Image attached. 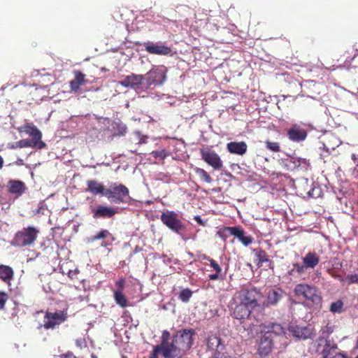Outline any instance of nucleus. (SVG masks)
Here are the masks:
<instances>
[{
	"label": "nucleus",
	"mask_w": 358,
	"mask_h": 358,
	"mask_svg": "<svg viewBox=\"0 0 358 358\" xmlns=\"http://www.w3.org/2000/svg\"><path fill=\"white\" fill-rule=\"evenodd\" d=\"M355 358H358V355Z\"/></svg>",
	"instance_id": "nucleus-57"
},
{
	"label": "nucleus",
	"mask_w": 358,
	"mask_h": 358,
	"mask_svg": "<svg viewBox=\"0 0 358 358\" xmlns=\"http://www.w3.org/2000/svg\"><path fill=\"white\" fill-rule=\"evenodd\" d=\"M193 292L189 288L183 289L180 291L178 298L184 303H187L192 296Z\"/></svg>",
	"instance_id": "nucleus-34"
},
{
	"label": "nucleus",
	"mask_w": 358,
	"mask_h": 358,
	"mask_svg": "<svg viewBox=\"0 0 358 358\" xmlns=\"http://www.w3.org/2000/svg\"><path fill=\"white\" fill-rule=\"evenodd\" d=\"M13 276L14 271L10 266L3 264L0 265V280L8 285H10Z\"/></svg>",
	"instance_id": "nucleus-24"
},
{
	"label": "nucleus",
	"mask_w": 358,
	"mask_h": 358,
	"mask_svg": "<svg viewBox=\"0 0 358 358\" xmlns=\"http://www.w3.org/2000/svg\"><path fill=\"white\" fill-rule=\"evenodd\" d=\"M253 252L257 261L258 267H261L263 263L271 262L267 253L261 248L253 249Z\"/></svg>",
	"instance_id": "nucleus-26"
},
{
	"label": "nucleus",
	"mask_w": 358,
	"mask_h": 358,
	"mask_svg": "<svg viewBox=\"0 0 358 358\" xmlns=\"http://www.w3.org/2000/svg\"><path fill=\"white\" fill-rule=\"evenodd\" d=\"M289 331L293 336L303 340L313 339L315 334L314 328L311 325H291Z\"/></svg>",
	"instance_id": "nucleus-13"
},
{
	"label": "nucleus",
	"mask_w": 358,
	"mask_h": 358,
	"mask_svg": "<svg viewBox=\"0 0 358 358\" xmlns=\"http://www.w3.org/2000/svg\"><path fill=\"white\" fill-rule=\"evenodd\" d=\"M162 223L175 233L180 234L185 229V225L174 211L168 210L161 214Z\"/></svg>",
	"instance_id": "nucleus-9"
},
{
	"label": "nucleus",
	"mask_w": 358,
	"mask_h": 358,
	"mask_svg": "<svg viewBox=\"0 0 358 358\" xmlns=\"http://www.w3.org/2000/svg\"><path fill=\"white\" fill-rule=\"evenodd\" d=\"M143 47L147 52L152 55H169L172 52L171 48L164 44L150 41L144 43Z\"/></svg>",
	"instance_id": "nucleus-15"
},
{
	"label": "nucleus",
	"mask_w": 358,
	"mask_h": 358,
	"mask_svg": "<svg viewBox=\"0 0 358 358\" xmlns=\"http://www.w3.org/2000/svg\"><path fill=\"white\" fill-rule=\"evenodd\" d=\"M8 192L17 197L24 193L27 187L25 183L19 180H10L7 185Z\"/></svg>",
	"instance_id": "nucleus-20"
},
{
	"label": "nucleus",
	"mask_w": 358,
	"mask_h": 358,
	"mask_svg": "<svg viewBox=\"0 0 358 358\" xmlns=\"http://www.w3.org/2000/svg\"><path fill=\"white\" fill-rule=\"evenodd\" d=\"M38 234L39 230L34 227H24L15 234L10 244L19 248L30 246L36 241Z\"/></svg>",
	"instance_id": "nucleus-6"
},
{
	"label": "nucleus",
	"mask_w": 358,
	"mask_h": 358,
	"mask_svg": "<svg viewBox=\"0 0 358 358\" xmlns=\"http://www.w3.org/2000/svg\"><path fill=\"white\" fill-rule=\"evenodd\" d=\"M345 285L350 286L351 285H358V274L351 273L348 274L345 277Z\"/></svg>",
	"instance_id": "nucleus-35"
},
{
	"label": "nucleus",
	"mask_w": 358,
	"mask_h": 358,
	"mask_svg": "<svg viewBox=\"0 0 358 358\" xmlns=\"http://www.w3.org/2000/svg\"><path fill=\"white\" fill-rule=\"evenodd\" d=\"M194 220L201 225H203V222L199 216H196Z\"/></svg>",
	"instance_id": "nucleus-47"
},
{
	"label": "nucleus",
	"mask_w": 358,
	"mask_h": 358,
	"mask_svg": "<svg viewBox=\"0 0 358 358\" xmlns=\"http://www.w3.org/2000/svg\"><path fill=\"white\" fill-rule=\"evenodd\" d=\"M10 148H11L12 149H15V148H17V147H16V143H15V145H11V147H10Z\"/></svg>",
	"instance_id": "nucleus-54"
},
{
	"label": "nucleus",
	"mask_w": 358,
	"mask_h": 358,
	"mask_svg": "<svg viewBox=\"0 0 358 358\" xmlns=\"http://www.w3.org/2000/svg\"><path fill=\"white\" fill-rule=\"evenodd\" d=\"M110 236H111V234L109 232V231H108L106 229H102L100 231H99L96 234L89 238L88 242L92 243L96 240L104 239Z\"/></svg>",
	"instance_id": "nucleus-31"
},
{
	"label": "nucleus",
	"mask_w": 358,
	"mask_h": 358,
	"mask_svg": "<svg viewBox=\"0 0 358 358\" xmlns=\"http://www.w3.org/2000/svg\"><path fill=\"white\" fill-rule=\"evenodd\" d=\"M262 296L261 292L255 288L243 289L236 293L230 302L231 315L243 323L245 320H252L250 326H256L258 320L252 315V310L259 306L258 301Z\"/></svg>",
	"instance_id": "nucleus-2"
},
{
	"label": "nucleus",
	"mask_w": 358,
	"mask_h": 358,
	"mask_svg": "<svg viewBox=\"0 0 358 358\" xmlns=\"http://www.w3.org/2000/svg\"><path fill=\"white\" fill-rule=\"evenodd\" d=\"M68 318L67 312L58 310L55 312L46 311L43 318V324L38 329L43 327L45 329H55L57 327L64 322Z\"/></svg>",
	"instance_id": "nucleus-8"
},
{
	"label": "nucleus",
	"mask_w": 358,
	"mask_h": 358,
	"mask_svg": "<svg viewBox=\"0 0 358 358\" xmlns=\"http://www.w3.org/2000/svg\"><path fill=\"white\" fill-rule=\"evenodd\" d=\"M210 265L213 268V270L217 273H222V268L219 264L214 260L213 259L210 260Z\"/></svg>",
	"instance_id": "nucleus-41"
},
{
	"label": "nucleus",
	"mask_w": 358,
	"mask_h": 358,
	"mask_svg": "<svg viewBox=\"0 0 358 358\" xmlns=\"http://www.w3.org/2000/svg\"><path fill=\"white\" fill-rule=\"evenodd\" d=\"M223 233L232 235L237 237L239 241L245 246L249 245L252 242V238L245 235V231L237 227H225L223 229Z\"/></svg>",
	"instance_id": "nucleus-17"
},
{
	"label": "nucleus",
	"mask_w": 358,
	"mask_h": 358,
	"mask_svg": "<svg viewBox=\"0 0 358 358\" xmlns=\"http://www.w3.org/2000/svg\"><path fill=\"white\" fill-rule=\"evenodd\" d=\"M193 329L179 330L172 337L169 331L164 330L161 336V343L154 345L150 358H158L159 354L164 358H182L193 345V336L195 335Z\"/></svg>",
	"instance_id": "nucleus-1"
},
{
	"label": "nucleus",
	"mask_w": 358,
	"mask_h": 358,
	"mask_svg": "<svg viewBox=\"0 0 358 358\" xmlns=\"http://www.w3.org/2000/svg\"><path fill=\"white\" fill-rule=\"evenodd\" d=\"M293 292L296 296L304 299L308 306L321 308L322 297L316 286L307 283L297 284Z\"/></svg>",
	"instance_id": "nucleus-4"
},
{
	"label": "nucleus",
	"mask_w": 358,
	"mask_h": 358,
	"mask_svg": "<svg viewBox=\"0 0 358 358\" xmlns=\"http://www.w3.org/2000/svg\"><path fill=\"white\" fill-rule=\"evenodd\" d=\"M220 274H221V273L215 272V273L210 274L208 278L210 280H216L220 278Z\"/></svg>",
	"instance_id": "nucleus-44"
},
{
	"label": "nucleus",
	"mask_w": 358,
	"mask_h": 358,
	"mask_svg": "<svg viewBox=\"0 0 358 358\" xmlns=\"http://www.w3.org/2000/svg\"><path fill=\"white\" fill-rule=\"evenodd\" d=\"M299 162L301 163V162L302 163H303L304 164H307V161L305 159H299Z\"/></svg>",
	"instance_id": "nucleus-50"
},
{
	"label": "nucleus",
	"mask_w": 358,
	"mask_h": 358,
	"mask_svg": "<svg viewBox=\"0 0 358 358\" xmlns=\"http://www.w3.org/2000/svg\"><path fill=\"white\" fill-rule=\"evenodd\" d=\"M199 257L201 258L203 260H208L210 262V259H212L210 257L207 256L205 254H201L199 255Z\"/></svg>",
	"instance_id": "nucleus-46"
},
{
	"label": "nucleus",
	"mask_w": 358,
	"mask_h": 358,
	"mask_svg": "<svg viewBox=\"0 0 358 358\" xmlns=\"http://www.w3.org/2000/svg\"><path fill=\"white\" fill-rule=\"evenodd\" d=\"M307 131L298 125H294L287 131L289 139L294 142L304 141L307 137Z\"/></svg>",
	"instance_id": "nucleus-19"
},
{
	"label": "nucleus",
	"mask_w": 358,
	"mask_h": 358,
	"mask_svg": "<svg viewBox=\"0 0 358 358\" xmlns=\"http://www.w3.org/2000/svg\"><path fill=\"white\" fill-rule=\"evenodd\" d=\"M101 245L102 247L106 248V247H107V246H108V243H107L106 241H102V243H101Z\"/></svg>",
	"instance_id": "nucleus-49"
},
{
	"label": "nucleus",
	"mask_w": 358,
	"mask_h": 358,
	"mask_svg": "<svg viewBox=\"0 0 358 358\" xmlns=\"http://www.w3.org/2000/svg\"><path fill=\"white\" fill-rule=\"evenodd\" d=\"M227 148L230 153L238 155H245L248 150V145L244 141L230 142L227 143Z\"/></svg>",
	"instance_id": "nucleus-23"
},
{
	"label": "nucleus",
	"mask_w": 358,
	"mask_h": 358,
	"mask_svg": "<svg viewBox=\"0 0 358 358\" xmlns=\"http://www.w3.org/2000/svg\"><path fill=\"white\" fill-rule=\"evenodd\" d=\"M352 159L354 161H355L357 159L356 155H355V154L352 155Z\"/></svg>",
	"instance_id": "nucleus-53"
},
{
	"label": "nucleus",
	"mask_w": 358,
	"mask_h": 358,
	"mask_svg": "<svg viewBox=\"0 0 358 358\" xmlns=\"http://www.w3.org/2000/svg\"><path fill=\"white\" fill-rule=\"evenodd\" d=\"M266 329L258 343L257 352L261 358H266L272 352L275 343L285 338V329L280 324L273 323Z\"/></svg>",
	"instance_id": "nucleus-3"
},
{
	"label": "nucleus",
	"mask_w": 358,
	"mask_h": 358,
	"mask_svg": "<svg viewBox=\"0 0 358 358\" xmlns=\"http://www.w3.org/2000/svg\"><path fill=\"white\" fill-rule=\"evenodd\" d=\"M91 213L94 219H110L113 218L117 211L113 207L98 205L91 208Z\"/></svg>",
	"instance_id": "nucleus-14"
},
{
	"label": "nucleus",
	"mask_w": 358,
	"mask_h": 358,
	"mask_svg": "<svg viewBox=\"0 0 358 358\" xmlns=\"http://www.w3.org/2000/svg\"><path fill=\"white\" fill-rule=\"evenodd\" d=\"M201 159L211 166L215 170H220L223 167V162L220 156L209 148L201 150Z\"/></svg>",
	"instance_id": "nucleus-12"
},
{
	"label": "nucleus",
	"mask_w": 358,
	"mask_h": 358,
	"mask_svg": "<svg viewBox=\"0 0 358 358\" xmlns=\"http://www.w3.org/2000/svg\"><path fill=\"white\" fill-rule=\"evenodd\" d=\"M118 83L124 87L134 90L137 93L145 92L143 75L131 73L124 76Z\"/></svg>",
	"instance_id": "nucleus-10"
},
{
	"label": "nucleus",
	"mask_w": 358,
	"mask_h": 358,
	"mask_svg": "<svg viewBox=\"0 0 358 358\" xmlns=\"http://www.w3.org/2000/svg\"><path fill=\"white\" fill-rule=\"evenodd\" d=\"M60 358H76V357L72 352H67L65 354L61 355Z\"/></svg>",
	"instance_id": "nucleus-43"
},
{
	"label": "nucleus",
	"mask_w": 358,
	"mask_h": 358,
	"mask_svg": "<svg viewBox=\"0 0 358 358\" xmlns=\"http://www.w3.org/2000/svg\"><path fill=\"white\" fill-rule=\"evenodd\" d=\"M221 344V339L216 335H210L207 338L206 345L209 350H217Z\"/></svg>",
	"instance_id": "nucleus-28"
},
{
	"label": "nucleus",
	"mask_w": 358,
	"mask_h": 358,
	"mask_svg": "<svg viewBox=\"0 0 358 358\" xmlns=\"http://www.w3.org/2000/svg\"><path fill=\"white\" fill-rule=\"evenodd\" d=\"M113 297L116 303L122 308H126L128 306V300L123 292H114Z\"/></svg>",
	"instance_id": "nucleus-29"
},
{
	"label": "nucleus",
	"mask_w": 358,
	"mask_h": 358,
	"mask_svg": "<svg viewBox=\"0 0 358 358\" xmlns=\"http://www.w3.org/2000/svg\"><path fill=\"white\" fill-rule=\"evenodd\" d=\"M73 73L74 78L69 82L70 91L76 93L80 91L82 86L88 83V80L86 75L80 71H73Z\"/></svg>",
	"instance_id": "nucleus-16"
},
{
	"label": "nucleus",
	"mask_w": 358,
	"mask_h": 358,
	"mask_svg": "<svg viewBox=\"0 0 358 358\" xmlns=\"http://www.w3.org/2000/svg\"><path fill=\"white\" fill-rule=\"evenodd\" d=\"M223 356H224V358H234V357L229 356L228 355H223Z\"/></svg>",
	"instance_id": "nucleus-52"
},
{
	"label": "nucleus",
	"mask_w": 358,
	"mask_h": 358,
	"mask_svg": "<svg viewBox=\"0 0 358 358\" xmlns=\"http://www.w3.org/2000/svg\"><path fill=\"white\" fill-rule=\"evenodd\" d=\"M155 158H159L161 159H165L168 155V152L165 150H154L150 153Z\"/></svg>",
	"instance_id": "nucleus-38"
},
{
	"label": "nucleus",
	"mask_w": 358,
	"mask_h": 358,
	"mask_svg": "<svg viewBox=\"0 0 358 358\" xmlns=\"http://www.w3.org/2000/svg\"><path fill=\"white\" fill-rule=\"evenodd\" d=\"M293 268L288 271L287 274L289 275H294L295 273H296L299 275H301L304 273L305 270L306 269V267L305 264L303 265L299 264V263H294L293 264Z\"/></svg>",
	"instance_id": "nucleus-30"
},
{
	"label": "nucleus",
	"mask_w": 358,
	"mask_h": 358,
	"mask_svg": "<svg viewBox=\"0 0 358 358\" xmlns=\"http://www.w3.org/2000/svg\"><path fill=\"white\" fill-rule=\"evenodd\" d=\"M16 147H18L20 148L31 147L37 148L38 149V145L31 139H22L20 140L19 141H17Z\"/></svg>",
	"instance_id": "nucleus-32"
},
{
	"label": "nucleus",
	"mask_w": 358,
	"mask_h": 358,
	"mask_svg": "<svg viewBox=\"0 0 358 358\" xmlns=\"http://www.w3.org/2000/svg\"><path fill=\"white\" fill-rule=\"evenodd\" d=\"M285 292L280 287H276L270 289L266 295V299L264 302V306L266 307L271 306H275L281 300Z\"/></svg>",
	"instance_id": "nucleus-18"
},
{
	"label": "nucleus",
	"mask_w": 358,
	"mask_h": 358,
	"mask_svg": "<svg viewBox=\"0 0 358 358\" xmlns=\"http://www.w3.org/2000/svg\"><path fill=\"white\" fill-rule=\"evenodd\" d=\"M337 348L336 344H331V343L327 342L322 350L323 358H348L345 354L335 352L334 351Z\"/></svg>",
	"instance_id": "nucleus-22"
},
{
	"label": "nucleus",
	"mask_w": 358,
	"mask_h": 358,
	"mask_svg": "<svg viewBox=\"0 0 358 358\" xmlns=\"http://www.w3.org/2000/svg\"><path fill=\"white\" fill-rule=\"evenodd\" d=\"M76 343H77V345H78V346H80V343H78V341H77V342H76Z\"/></svg>",
	"instance_id": "nucleus-56"
},
{
	"label": "nucleus",
	"mask_w": 358,
	"mask_h": 358,
	"mask_svg": "<svg viewBox=\"0 0 358 358\" xmlns=\"http://www.w3.org/2000/svg\"><path fill=\"white\" fill-rule=\"evenodd\" d=\"M106 189L104 185L96 180H89L87 181L86 191L93 195H101L106 196Z\"/></svg>",
	"instance_id": "nucleus-21"
},
{
	"label": "nucleus",
	"mask_w": 358,
	"mask_h": 358,
	"mask_svg": "<svg viewBox=\"0 0 358 358\" xmlns=\"http://www.w3.org/2000/svg\"><path fill=\"white\" fill-rule=\"evenodd\" d=\"M343 303L341 300L333 302L330 306V311L332 313H341L343 311Z\"/></svg>",
	"instance_id": "nucleus-36"
},
{
	"label": "nucleus",
	"mask_w": 358,
	"mask_h": 358,
	"mask_svg": "<svg viewBox=\"0 0 358 358\" xmlns=\"http://www.w3.org/2000/svg\"><path fill=\"white\" fill-rule=\"evenodd\" d=\"M196 173L199 176L201 180H203L207 183H210L212 182V178L210 175L206 171L201 168H196L195 169Z\"/></svg>",
	"instance_id": "nucleus-33"
},
{
	"label": "nucleus",
	"mask_w": 358,
	"mask_h": 358,
	"mask_svg": "<svg viewBox=\"0 0 358 358\" xmlns=\"http://www.w3.org/2000/svg\"><path fill=\"white\" fill-rule=\"evenodd\" d=\"M115 285L117 289L114 292H123L124 287H125V280L124 278H121L116 281Z\"/></svg>",
	"instance_id": "nucleus-39"
},
{
	"label": "nucleus",
	"mask_w": 358,
	"mask_h": 358,
	"mask_svg": "<svg viewBox=\"0 0 358 358\" xmlns=\"http://www.w3.org/2000/svg\"><path fill=\"white\" fill-rule=\"evenodd\" d=\"M219 355H220V352H216L215 353L214 358H219Z\"/></svg>",
	"instance_id": "nucleus-51"
},
{
	"label": "nucleus",
	"mask_w": 358,
	"mask_h": 358,
	"mask_svg": "<svg viewBox=\"0 0 358 358\" xmlns=\"http://www.w3.org/2000/svg\"><path fill=\"white\" fill-rule=\"evenodd\" d=\"M20 132H24L26 134L31 136V141L38 145V149H43L46 144L41 141V131L32 123H26L19 129Z\"/></svg>",
	"instance_id": "nucleus-11"
},
{
	"label": "nucleus",
	"mask_w": 358,
	"mask_h": 358,
	"mask_svg": "<svg viewBox=\"0 0 358 358\" xmlns=\"http://www.w3.org/2000/svg\"><path fill=\"white\" fill-rule=\"evenodd\" d=\"M167 72V68L161 66L151 69L143 75L145 91L162 85L166 80Z\"/></svg>",
	"instance_id": "nucleus-5"
},
{
	"label": "nucleus",
	"mask_w": 358,
	"mask_h": 358,
	"mask_svg": "<svg viewBox=\"0 0 358 358\" xmlns=\"http://www.w3.org/2000/svg\"><path fill=\"white\" fill-rule=\"evenodd\" d=\"M106 197L112 203L117 204L129 203L132 200L128 187L122 183L117 182L112 183L106 189Z\"/></svg>",
	"instance_id": "nucleus-7"
},
{
	"label": "nucleus",
	"mask_w": 358,
	"mask_h": 358,
	"mask_svg": "<svg viewBox=\"0 0 358 358\" xmlns=\"http://www.w3.org/2000/svg\"><path fill=\"white\" fill-rule=\"evenodd\" d=\"M306 268H314L320 262V258L315 252H308L303 258Z\"/></svg>",
	"instance_id": "nucleus-25"
},
{
	"label": "nucleus",
	"mask_w": 358,
	"mask_h": 358,
	"mask_svg": "<svg viewBox=\"0 0 358 358\" xmlns=\"http://www.w3.org/2000/svg\"><path fill=\"white\" fill-rule=\"evenodd\" d=\"M79 271L78 269L70 270L68 272V277L71 280H74L77 278V275L78 274Z\"/></svg>",
	"instance_id": "nucleus-42"
},
{
	"label": "nucleus",
	"mask_w": 358,
	"mask_h": 358,
	"mask_svg": "<svg viewBox=\"0 0 358 358\" xmlns=\"http://www.w3.org/2000/svg\"><path fill=\"white\" fill-rule=\"evenodd\" d=\"M8 299V295L4 292H0V310L4 308Z\"/></svg>",
	"instance_id": "nucleus-40"
},
{
	"label": "nucleus",
	"mask_w": 358,
	"mask_h": 358,
	"mask_svg": "<svg viewBox=\"0 0 358 358\" xmlns=\"http://www.w3.org/2000/svg\"><path fill=\"white\" fill-rule=\"evenodd\" d=\"M266 148L274 152L280 151V144L278 142H271L270 141H265Z\"/></svg>",
	"instance_id": "nucleus-37"
},
{
	"label": "nucleus",
	"mask_w": 358,
	"mask_h": 358,
	"mask_svg": "<svg viewBox=\"0 0 358 358\" xmlns=\"http://www.w3.org/2000/svg\"><path fill=\"white\" fill-rule=\"evenodd\" d=\"M3 158L0 156V169L3 167Z\"/></svg>",
	"instance_id": "nucleus-48"
},
{
	"label": "nucleus",
	"mask_w": 358,
	"mask_h": 358,
	"mask_svg": "<svg viewBox=\"0 0 358 358\" xmlns=\"http://www.w3.org/2000/svg\"><path fill=\"white\" fill-rule=\"evenodd\" d=\"M334 325L330 323H327V325L322 327L320 331V341L324 340L326 343H330V341H328V338H329L330 335L334 331Z\"/></svg>",
	"instance_id": "nucleus-27"
},
{
	"label": "nucleus",
	"mask_w": 358,
	"mask_h": 358,
	"mask_svg": "<svg viewBox=\"0 0 358 358\" xmlns=\"http://www.w3.org/2000/svg\"><path fill=\"white\" fill-rule=\"evenodd\" d=\"M336 278H337L341 282H342L344 285H345V278H343L342 275H336L335 276Z\"/></svg>",
	"instance_id": "nucleus-45"
},
{
	"label": "nucleus",
	"mask_w": 358,
	"mask_h": 358,
	"mask_svg": "<svg viewBox=\"0 0 358 358\" xmlns=\"http://www.w3.org/2000/svg\"><path fill=\"white\" fill-rule=\"evenodd\" d=\"M188 255H189V257H192L193 256L192 253H191V252H189Z\"/></svg>",
	"instance_id": "nucleus-55"
}]
</instances>
